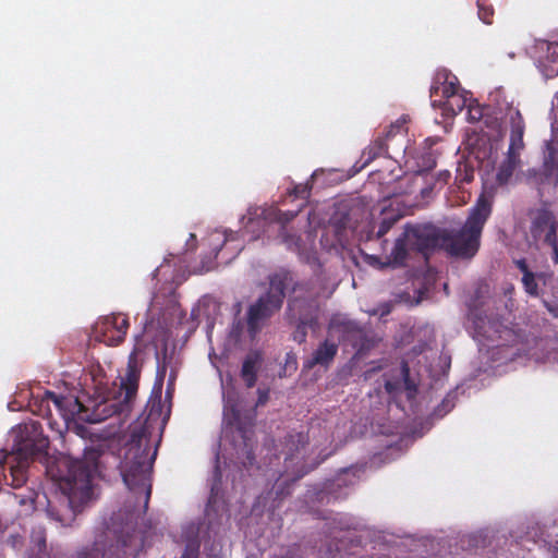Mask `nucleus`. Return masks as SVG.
<instances>
[{
    "label": "nucleus",
    "mask_w": 558,
    "mask_h": 558,
    "mask_svg": "<svg viewBox=\"0 0 558 558\" xmlns=\"http://www.w3.org/2000/svg\"><path fill=\"white\" fill-rule=\"evenodd\" d=\"M307 445V438L302 433H295L290 434L286 437V472L291 466L300 465V468L293 472V475L291 477V482H296L298 480L302 478L306 473L307 470L304 469V450L305 446Z\"/></svg>",
    "instance_id": "14"
},
{
    "label": "nucleus",
    "mask_w": 558,
    "mask_h": 558,
    "mask_svg": "<svg viewBox=\"0 0 558 558\" xmlns=\"http://www.w3.org/2000/svg\"><path fill=\"white\" fill-rule=\"evenodd\" d=\"M444 229L432 223H407L403 232L396 239L390 254L381 262L379 257L373 259L380 268H401L407 266L411 252L428 255L437 248H442Z\"/></svg>",
    "instance_id": "5"
},
{
    "label": "nucleus",
    "mask_w": 558,
    "mask_h": 558,
    "mask_svg": "<svg viewBox=\"0 0 558 558\" xmlns=\"http://www.w3.org/2000/svg\"><path fill=\"white\" fill-rule=\"evenodd\" d=\"M514 265L522 272V276H525V274L532 272L529 268V265H527L525 258L515 259Z\"/></svg>",
    "instance_id": "36"
},
{
    "label": "nucleus",
    "mask_w": 558,
    "mask_h": 558,
    "mask_svg": "<svg viewBox=\"0 0 558 558\" xmlns=\"http://www.w3.org/2000/svg\"><path fill=\"white\" fill-rule=\"evenodd\" d=\"M99 451L89 449L83 460H65L61 462L65 466V473H60L57 481L61 487V494L56 500H49L47 506L48 517L62 526L71 525L75 520L74 497L80 494L87 496L92 489V480L98 469Z\"/></svg>",
    "instance_id": "1"
},
{
    "label": "nucleus",
    "mask_w": 558,
    "mask_h": 558,
    "mask_svg": "<svg viewBox=\"0 0 558 558\" xmlns=\"http://www.w3.org/2000/svg\"><path fill=\"white\" fill-rule=\"evenodd\" d=\"M295 198L305 201L310 197L311 187L307 184L295 185L291 193Z\"/></svg>",
    "instance_id": "32"
},
{
    "label": "nucleus",
    "mask_w": 558,
    "mask_h": 558,
    "mask_svg": "<svg viewBox=\"0 0 558 558\" xmlns=\"http://www.w3.org/2000/svg\"><path fill=\"white\" fill-rule=\"evenodd\" d=\"M558 45L548 46V56L541 61V70L546 78H554L558 75Z\"/></svg>",
    "instance_id": "23"
},
{
    "label": "nucleus",
    "mask_w": 558,
    "mask_h": 558,
    "mask_svg": "<svg viewBox=\"0 0 558 558\" xmlns=\"http://www.w3.org/2000/svg\"><path fill=\"white\" fill-rule=\"evenodd\" d=\"M473 180V169H471L470 171H465V175L463 179H461L462 182H471Z\"/></svg>",
    "instance_id": "39"
},
{
    "label": "nucleus",
    "mask_w": 558,
    "mask_h": 558,
    "mask_svg": "<svg viewBox=\"0 0 558 558\" xmlns=\"http://www.w3.org/2000/svg\"><path fill=\"white\" fill-rule=\"evenodd\" d=\"M522 283L527 294L532 296L538 295V284L536 282L535 274L532 271L522 276Z\"/></svg>",
    "instance_id": "30"
},
{
    "label": "nucleus",
    "mask_w": 558,
    "mask_h": 558,
    "mask_svg": "<svg viewBox=\"0 0 558 558\" xmlns=\"http://www.w3.org/2000/svg\"><path fill=\"white\" fill-rule=\"evenodd\" d=\"M150 432L146 424L131 426L130 439L125 444L120 473L126 487L134 494L144 493V509L148 507L151 494L150 473L156 451L149 457Z\"/></svg>",
    "instance_id": "3"
},
{
    "label": "nucleus",
    "mask_w": 558,
    "mask_h": 558,
    "mask_svg": "<svg viewBox=\"0 0 558 558\" xmlns=\"http://www.w3.org/2000/svg\"><path fill=\"white\" fill-rule=\"evenodd\" d=\"M13 445L10 451L0 450V465L4 469L3 481L13 488L22 487L27 481L31 461L47 456L49 438L44 435L41 424L29 421L12 430Z\"/></svg>",
    "instance_id": "2"
},
{
    "label": "nucleus",
    "mask_w": 558,
    "mask_h": 558,
    "mask_svg": "<svg viewBox=\"0 0 558 558\" xmlns=\"http://www.w3.org/2000/svg\"><path fill=\"white\" fill-rule=\"evenodd\" d=\"M269 400V389H263V388H258L257 389V401L255 403V407L258 408V407H263L265 405Z\"/></svg>",
    "instance_id": "35"
},
{
    "label": "nucleus",
    "mask_w": 558,
    "mask_h": 558,
    "mask_svg": "<svg viewBox=\"0 0 558 558\" xmlns=\"http://www.w3.org/2000/svg\"><path fill=\"white\" fill-rule=\"evenodd\" d=\"M213 268H214V265H203V269H204L205 271H209V270H211Z\"/></svg>",
    "instance_id": "43"
},
{
    "label": "nucleus",
    "mask_w": 558,
    "mask_h": 558,
    "mask_svg": "<svg viewBox=\"0 0 558 558\" xmlns=\"http://www.w3.org/2000/svg\"><path fill=\"white\" fill-rule=\"evenodd\" d=\"M399 219H400L399 215H391V216L385 217L378 226V229L376 232V238L381 239L383 236H385L390 231V229L397 223V221Z\"/></svg>",
    "instance_id": "29"
},
{
    "label": "nucleus",
    "mask_w": 558,
    "mask_h": 558,
    "mask_svg": "<svg viewBox=\"0 0 558 558\" xmlns=\"http://www.w3.org/2000/svg\"><path fill=\"white\" fill-rule=\"evenodd\" d=\"M433 105L441 107L447 113L457 116L465 108L466 99L460 93H458L447 100L433 99Z\"/></svg>",
    "instance_id": "24"
},
{
    "label": "nucleus",
    "mask_w": 558,
    "mask_h": 558,
    "mask_svg": "<svg viewBox=\"0 0 558 558\" xmlns=\"http://www.w3.org/2000/svg\"><path fill=\"white\" fill-rule=\"evenodd\" d=\"M201 541L197 535L190 537L184 546L181 558H199Z\"/></svg>",
    "instance_id": "27"
},
{
    "label": "nucleus",
    "mask_w": 558,
    "mask_h": 558,
    "mask_svg": "<svg viewBox=\"0 0 558 558\" xmlns=\"http://www.w3.org/2000/svg\"><path fill=\"white\" fill-rule=\"evenodd\" d=\"M504 120L510 128V141L506 158L500 163L496 180L499 184H507L519 167L520 154L524 148L523 135L525 131L524 119L518 108L507 106Z\"/></svg>",
    "instance_id": "9"
},
{
    "label": "nucleus",
    "mask_w": 558,
    "mask_h": 558,
    "mask_svg": "<svg viewBox=\"0 0 558 558\" xmlns=\"http://www.w3.org/2000/svg\"><path fill=\"white\" fill-rule=\"evenodd\" d=\"M458 93L459 84L457 82V77L454 76L453 81H448V76H446L442 83L433 85L430 88V97L437 100H447Z\"/></svg>",
    "instance_id": "21"
},
{
    "label": "nucleus",
    "mask_w": 558,
    "mask_h": 558,
    "mask_svg": "<svg viewBox=\"0 0 558 558\" xmlns=\"http://www.w3.org/2000/svg\"><path fill=\"white\" fill-rule=\"evenodd\" d=\"M120 542L113 543L110 533H100L92 546L76 551L74 558H122Z\"/></svg>",
    "instance_id": "15"
},
{
    "label": "nucleus",
    "mask_w": 558,
    "mask_h": 558,
    "mask_svg": "<svg viewBox=\"0 0 558 558\" xmlns=\"http://www.w3.org/2000/svg\"><path fill=\"white\" fill-rule=\"evenodd\" d=\"M138 353L140 349L134 347L129 356L125 376L121 378L119 388L112 390L108 397L96 405L94 422L105 421L114 415L125 416L130 413L141 377Z\"/></svg>",
    "instance_id": "7"
},
{
    "label": "nucleus",
    "mask_w": 558,
    "mask_h": 558,
    "mask_svg": "<svg viewBox=\"0 0 558 558\" xmlns=\"http://www.w3.org/2000/svg\"><path fill=\"white\" fill-rule=\"evenodd\" d=\"M483 117V110L478 106L476 107H469L468 109V119L471 122H477Z\"/></svg>",
    "instance_id": "34"
},
{
    "label": "nucleus",
    "mask_w": 558,
    "mask_h": 558,
    "mask_svg": "<svg viewBox=\"0 0 558 558\" xmlns=\"http://www.w3.org/2000/svg\"><path fill=\"white\" fill-rule=\"evenodd\" d=\"M403 372H404V374H408V372H409L407 364L403 365Z\"/></svg>",
    "instance_id": "45"
},
{
    "label": "nucleus",
    "mask_w": 558,
    "mask_h": 558,
    "mask_svg": "<svg viewBox=\"0 0 558 558\" xmlns=\"http://www.w3.org/2000/svg\"><path fill=\"white\" fill-rule=\"evenodd\" d=\"M349 473H350V470H344V471L342 472V474H340V475L337 477L336 483H337V485H338V486H341L342 484H343V485H347V482H345V478H344V477H345L347 475H349Z\"/></svg>",
    "instance_id": "37"
},
{
    "label": "nucleus",
    "mask_w": 558,
    "mask_h": 558,
    "mask_svg": "<svg viewBox=\"0 0 558 558\" xmlns=\"http://www.w3.org/2000/svg\"><path fill=\"white\" fill-rule=\"evenodd\" d=\"M477 9H478V17L485 24H492L494 17V8L490 4L489 0H476Z\"/></svg>",
    "instance_id": "28"
},
{
    "label": "nucleus",
    "mask_w": 558,
    "mask_h": 558,
    "mask_svg": "<svg viewBox=\"0 0 558 558\" xmlns=\"http://www.w3.org/2000/svg\"><path fill=\"white\" fill-rule=\"evenodd\" d=\"M492 211V197L480 195L461 229H444L442 250L451 256L471 259L480 248L482 231Z\"/></svg>",
    "instance_id": "6"
},
{
    "label": "nucleus",
    "mask_w": 558,
    "mask_h": 558,
    "mask_svg": "<svg viewBox=\"0 0 558 558\" xmlns=\"http://www.w3.org/2000/svg\"><path fill=\"white\" fill-rule=\"evenodd\" d=\"M437 155L432 148H423L414 156L415 173L422 174L436 167Z\"/></svg>",
    "instance_id": "20"
},
{
    "label": "nucleus",
    "mask_w": 558,
    "mask_h": 558,
    "mask_svg": "<svg viewBox=\"0 0 558 558\" xmlns=\"http://www.w3.org/2000/svg\"><path fill=\"white\" fill-rule=\"evenodd\" d=\"M401 125L392 124L390 130L387 131L385 136L375 138L364 150L362 157L364 158L363 167L367 166L376 158L388 156L387 138L392 136L396 130H400Z\"/></svg>",
    "instance_id": "18"
},
{
    "label": "nucleus",
    "mask_w": 558,
    "mask_h": 558,
    "mask_svg": "<svg viewBox=\"0 0 558 558\" xmlns=\"http://www.w3.org/2000/svg\"><path fill=\"white\" fill-rule=\"evenodd\" d=\"M296 365H298V364H296V360H295V359H292V360L290 361V359L288 357V360H287V364H286V367H287V368L296 369Z\"/></svg>",
    "instance_id": "40"
},
{
    "label": "nucleus",
    "mask_w": 558,
    "mask_h": 558,
    "mask_svg": "<svg viewBox=\"0 0 558 558\" xmlns=\"http://www.w3.org/2000/svg\"><path fill=\"white\" fill-rule=\"evenodd\" d=\"M330 337L331 336L328 335V337L314 350L312 356L305 363L307 368H312L316 365L329 367L333 362L338 353L339 344L331 340Z\"/></svg>",
    "instance_id": "17"
},
{
    "label": "nucleus",
    "mask_w": 558,
    "mask_h": 558,
    "mask_svg": "<svg viewBox=\"0 0 558 558\" xmlns=\"http://www.w3.org/2000/svg\"><path fill=\"white\" fill-rule=\"evenodd\" d=\"M263 356L258 351H251L246 354L242 367L241 378L244 380L247 388H253L257 381V373L262 365Z\"/></svg>",
    "instance_id": "19"
},
{
    "label": "nucleus",
    "mask_w": 558,
    "mask_h": 558,
    "mask_svg": "<svg viewBox=\"0 0 558 558\" xmlns=\"http://www.w3.org/2000/svg\"><path fill=\"white\" fill-rule=\"evenodd\" d=\"M471 315L477 335L485 339H493V332L498 331L499 323L496 320L487 319V317H483L475 312H472Z\"/></svg>",
    "instance_id": "22"
},
{
    "label": "nucleus",
    "mask_w": 558,
    "mask_h": 558,
    "mask_svg": "<svg viewBox=\"0 0 558 558\" xmlns=\"http://www.w3.org/2000/svg\"><path fill=\"white\" fill-rule=\"evenodd\" d=\"M385 388L388 392H392L393 390V384L391 381H386Z\"/></svg>",
    "instance_id": "42"
},
{
    "label": "nucleus",
    "mask_w": 558,
    "mask_h": 558,
    "mask_svg": "<svg viewBox=\"0 0 558 558\" xmlns=\"http://www.w3.org/2000/svg\"><path fill=\"white\" fill-rule=\"evenodd\" d=\"M279 238L284 243L288 250L300 252L302 246V239L295 233H291L286 227L281 226L279 230Z\"/></svg>",
    "instance_id": "25"
},
{
    "label": "nucleus",
    "mask_w": 558,
    "mask_h": 558,
    "mask_svg": "<svg viewBox=\"0 0 558 558\" xmlns=\"http://www.w3.org/2000/svg\"><path fill=\"white\" fill-rule=\"evenodd\" d=\"M548 177L551 179L554 185L558 189V158L553 161L550 166L546 162Z\"/></svg>",
    "instance_id": "33"
},
{
    "label": "nucleus",
    "mask_w": 558,
    "mask_h": 558,
    "mask_svg": "<svg viewBox=\"0 0 558 558\" xmlns=\"http://www.w3.org/2000/svg\"><path fill=\"white\" fill-rule=\"evenodd\" d=\"M130 322L124 314H111L100 318L94 326L93 337L109 347L121 344L126 337Z\"/></svg>",
    "instance_id": "13"
},
{
    "label": "nucleus",
    "mask_w": 558,
    "mask_h": 558,
    "mask_svg": "<svg viewBox=\"0 0 558 558\" xmlns=\"http://www.w3.org/2000/svg\"><path fill=\"white\" fill-rule=\"evenodd\" d=\"M167 393H170V384L168 385Z\"/></svg>",
    "instance_id": "47"
},
{
    "label": "nucleus",
    "mask_w": 558,
    "mask_h": 558,
    "mask_svg": "<svg viewBox=\"0 0 558 558\" xmlns=\"http://www.w3.org/2000/svg\"><path fill=\"white\" fill-rule=\"evenodd\" d=\"M52 402L57 411L64 420H69L75 414L84 411V405L77 398L59 396L52 391H45L41 398L40 409L46 408L50 412L49 403Z\"/></svg>",
    "instance_id": "16"
},
{
    "label": "nucleus",
    "mask_w": 558,
    "mask_h": 558,
    "mask_svg": "<svg viewBox=\"0 0 558 558\" xmlns=\"http://www.w3.org/2000/svg\"><path fill=\"white\" fill-rule=\"evenodd\" d=\"M547 310L553 314L554 317H558V307H551L548 304H546Z\"/></svg>",
    "instance_id": "41"
},
{
    "label": "nucleus",
    "mask_w": 558,
    "mask_h": 558,
    "mask_svg": "<svg viewBox=\"0 0 558 558\" xmlns=\"http://www.w3.org/2000/svg\"><path fill=\"white\" fill-rule=\"evenodd\" d=\"M276 495H277V497H281V496H283V490L276 492Z\"/></svg>",
    "instance_id": "46"
},
{
    "label": "nucleus",
    "mask_w": 558,
    "mask_h": 558,
    "mask_svg": "<svg viewBox=\"0 0 558 558\" xmlns=\"http://www.w3.org/2000/svg\"><path fill=\"white\" fill-rule=\"evenodd\" d=\"M428 192H429V189H422L421 190V193H422L423 196H426L428 194Z\"/></svg>",
    "instance_id": "44"
},
{
    "label": "nucleus",
    "mask_w": 558,
    "mask_h": 558,
    "mask_svg": "<svg viewBox=\"0 0 558 558\" xmlns=\"http://www.w3.org/2000/svg\"><path fill=\"white\" fill-rule=\"evenodd\" d=\"M301 210V207L298 210H288L282 211L277 208H272L267 213V219L277 221L281 226L286 227L287 223H289L291 220H293L299 211Z\"/></svg>",
    "instance_id": "26"
},
{
    "label": "nucleus",
    "mask_w": 558,
    "mask_h": 558,
    "mask_svg": "<svg viewBox=\"0 0 558 558\" xmlns=\"http://www.w3.org/2000/svg\"><path fill=\"white\" fill-rule=\"evenodd\" d=\"M268 290L251 304L246 312L247 333L252 339L281 310L288 289H291L294 295L305 290V282H299L289 269L277 270L268 277Z\"/></svg>",
    "instance_id": "4"
},
{
    "label": "nucleus",
    "mask_w": 558,
    "mask_h": 558,
    "mask_svg": "<svg viewBox=\"0 0 558 558\" xmlns=\"http://www.w3.org/2000/svg\"><path fill=\"white\" fill-rule=\"evenodd\" d=\"M530 233L535 242H539L549 252L554 265H558V219L548 209L541 208L531 219Z\"/></svg>",
    "instance_id": "11"
},
{
    "label": "nucleus",
    "mask_w": 558,
    "mask_h": 558,
    "mask_svg": "<svg viewBox=\"0 0 558 558\" xmlns=\"http://www.w3.org/2000/svg\"><path fill=\"white\" fill-rule=\"evenodd\" d=\"M88 375L90 376V378L94 383L95 389L97 391H100L102 386L105 385V381H104L105 374H104V371L100 367V365H92L89 368Z\"/></svg>",
    "instance_id": "31"
},
{
    "label": "nucleus",
    "mask_w": 558,
    "mask_h": 558,
    "mask_svg": "<svg viewBox=\"0 0 558 558\" xmlns=\"http://www.w3.org/2000/svg\"><path fill=\"white\" fill-rule=\"evenodd\" d=\"M223 421L227 425V428H230L233 434V437H239L242 440V452L246 458V461L243 462L245 468L252 466L255 461V456L253 451V417L252 416H243L241 411L236 408V405H226L223 411Z\"/></svg>",
    "instance_id": "12"
},
{
    "label": "nucleus",
    "mask_w": 558,
    "mask_h": 558,
    "mask_svg": "<svg viewBox=\"0 0 558 558\" xmlns=\"http://www.w3.org/2000/svg\"><path fill=\"white\" fill-rule=\"evenodd\" d=\"M449 178H450V172L449 171H442L438 175V180L442 181L444 183H447Z\"/></svg>",
    "instance_id": "38"
},
{
    "label": "nucleus",
    "mask_w": 558,
    "mask_h": 558,
    "mask_svg": "<svg viewBox=\"0 0 558 558\" xmlns=\"http://www.w3.org/2000/svg\"><path fill=\"white\" fill-rule=\"evenodd\" d=\"M328 335L337 336L339 342L351 345L355 350L356 357H363L377 344V340L362 326L343 317H332L330 319Z\"/></svg>",
    "instance_id": "10"
},
{
    "label": "nucleus",
    "mask_w": 558,
    "mask_h": 558,
    "mask_svg": "<svg viewBox=\"0 0 558 558\" xmlns=\"http://www.w3.org/2000/svg\"><path fill=\"white\" fill-rule=\"evenodd\" d=\"M286 317L294 328L292 339L299 344L306 341L308 329L315 330L318 327L319 304L307 283L305 290L289 299Z\"/></svg>",
    "instance_id": "8"
}]
</instances>
